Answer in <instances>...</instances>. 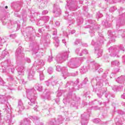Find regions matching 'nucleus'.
<instances>
[{
  "instance_id": "nucleus-60",
  "label": "nucleus",
  "mask_w": 125,
  "mask_h": 125,
  "mask_svg": "<svg viewBox=\"0 0 125 125\" xmlns=\"http://www.w3.org/2000/svg\"><path fill=\"white\" fill-rule=\"evenodd\" d=\"M88 22L89 24H94V22H95V21L91 20H89L88 21Z\"/></svg>"
},
{
  "instance_id": "nucleus-50",
  "label": "nucleus",
  "mask_w": 125,
  "mask_h": 125,
  "mask_svg": "<svg viewBox=\"0 0 125 125\" xmlns=\"http://www.w3.org/2000/svg\"><path fill=\"white\" fill-rule=\"evenodd\" d=\"M115 10H116V8L115 7H112L109 9V11L110 12H114V11H115Z\"/></svg>"
},
{
  "instance_id": "nucleus-23",
  "label": "nucleus",
  "mask_w": 125,
  "mask_h": 125,
  "mask_svg": "<svg viewBox=\"0 0 125 125\" xmlns=\"http://www.w3.org/2000/svg\"><path fill=\"white\" fill-rule=\"evenodd\" d=\"M44 99H50V91L49 90L45 89L44 92Z\"/></svg>"
},
{
  "instance_id": "nucleus-44",
  "label": "nucleus",
  "mask_w": 125,
  "mask_h": 125,
  "mask_svg": "<svg viewBox=\"0 0 125 125\" xmlns=\"http://www.w3.org/2000/svg\"><path fill=\"white\" fill-rule=\"evenodd\" d=\"M92 103L93 104H96V105H97L98 104H99V105H101V104H102L101 102H100L99 101H92Z\"/></svg>"
},
{
  "instance_id": "nucleus-2",
  "label": "nucleus",
  "mask_w": 125,
  "mask_h": 125,
  "mask_svg": "<svg viewBox=\"0 0 125 125\" xmlns=\"http://www.w3.org/2000/svg\"><path fill=\"white\" fill-rule=\"evenodd\" d=\"M83 61V58H73L70 60L67 63V65L71 69H76V68H78L81 66V64Z\"/></svg>"
},
{
  "instance_id": "nucleus-11",
  "label": "nucleus",
  "mask_w": 125,
  "mask_h": 125,
  "mask_svg": "<svg viewBox=\"0 0 125 125\" xmlns=\"http://www.w3.org/2000/svg\"><path fill=\"white\" fill-rule=\"evenodd\" d=\"M91 44L92 45L95 46V53L97 55L98 58L99 57H101V56H102V53L103 52V50L100 49L99 45H98L97 43L94 42V41H92Z\"/></svg>"
},
{
  "instance_id": "nucleus-43",
  "label": "nucleus",
  "mask_w": 125,
  "mask_h": 125,
  "mask_svg": "<svg viewBox=\"0 0 125 125\" xmlns=\"http://www.w3.org/2000/svg\"><path fill=\"white\" fill-rule=\"evenodd\" d=\"M9 37L11 38V39H15V38L17 37V34L15 33L14 34H11L9 35Z\"/></svg>"
},
{
  "instance_id": "nucleus-39",
  "label": "nucleus",
  "mask_w": 125,
  "mask_h": 125,
  "mask_svg": "<svg viewBox=\"0 0 125 125\" xmlns=\"http://www.w3.org/2000/svg\"><path fill=\"white\" fill-rule=\"evenodd\" d=\"M103 24L104 25L106 28H109V27H111V23L108 22V21L103 22Z\"/></svg>"
},
{
  "instance_id": "nucleus-58",
  "label": "nucleus",
  "mask_w": 125,
  "mask_h": 125,
  "mask_svg": "<svg viewBox=\"0 0 125 125\" xmlns=\"http://www.w3.org/2000/svg\"><path fill=\"white\" fill-rule=\"evenodd\" d=\"M39 25H40V26H43V25H44V23L45 22L42 21H39Z\"/></svg>"
},
{
  "instance_id": "nucleus-22",
  "label": "nucleus",
  "mask_w": 125,
  "mask_h": 125,
  "mask_svg": "<svg viewBox=\"0 0 125 125\" xmlns=\"http://www.w3.org/2000/svg\"><path fill=\"white\" fill-rule=\"evenodd\" d=\"M116 82L118 83H121V84H125V76H121V77H118L116 80Z\"/></svg>"
},
{
  "instance_id": "nucleus-64",
  "label": "nucleus",
  "mask_w": 125,
  "mask_h": 125,
  "mask_svg": "<svg viewBox=\"0 0 125 125\" xmlns=\"http://www.w3.org/2000/svg\"><path fill=\"white\" fill-rule=\"evenodd\" d=\"M0 85H3V80L0 77Z\"/></svg>"
},
{
  "instance_id": "nucleus-48",
  "label": "nucleus",
  "mask_w": 125,
  "mask_h": 125,
  "mask_svg": "<svg viewBox=\"0 0 125 125\" xmlns=\"http://www.w3.org/2000/svg\"><path fill=\"white\" fill-rule=\"evenodd\" d=\"M107 34L109 37H110V38H112L113 37V33H112V31L111 30H109Z\"/></svg>"
},
{
  "instance_id": "nucleus-29",
  "label": "nucleus",
  "mask_w": 125,
  "mask_h": 125,
  "mask_svg": "<svg viewBox=\"0 0 125 125\" xmlns=\"http://www.w3.org/2000/svg\"><path fill=\"white\" fill-rule=\"evenodd\" d=\"M37 72L39 73L40 81L44 80V75H43V72L42 70H38Z\"/></svg>"
},
{
  "instance_id": "nucleus-38",
  "label": "nucleus",
  "mask_w": 125,
  "mask_h": 125,
  "mask_svg": "<svg viewBox=\"0 0 125 125\" xmlns=\"http://www.w3.org/2000/svg\"><path fill=\"white\" fill-rule=\"evenodd\" d=\"M88 53V51L86 49H83L82 50V52L81 53L79 54V56H83V54H87Z\"/></svg>"
},
{
  "instance_id": "nucleus-34",
  "label": "nucleus",
  "mask_w": 125,
  "mask_h": 125,
  "mask_svg": "<svg viewBox=\"0 0 125 125\" xmlns=\"http://www.w3.org/2000/svg\"><path fill=\"white\" fill-rule=\"evenodd\" d=\"M49 124L51 125H57V121L56 119L53 118L49 121Z\"/></svg>"
},
{
  "instance_id": "nucleus-63",
  "label": "nucleus",
  "mask_w": 125,
  "mask_h": 125,
  "mask_svg": "<svg viewBox=\"0 0 125 125\" xmlns=\"http://www.w3.org/2000/svg\"><path fill=\"white\" fill-rule=\"evenodd\" d=\"M116 124L117 125H123V122L122 121H118L116 122Z\"/></svg>"
},
{
  "instance_id": "nucleus-13",
  "label": "nucleus",
  "mask_w": 125,
  "mask_h": 125,
  "mask_svg": "<svg viewBox=\"0 0 125 125\" xmlns=\"http://www.w3.org/2000/svg\"><path fill=\"white\" fill-rule=\"evenodd\" d=\"M69 99H72V100H73V101H75V102H78V101H79L81 99L79 97L77 98V96L75 94H74L73 95L69 94L67 95L66 98L63 99V103H64L65 104V102H66V101H68V100H69Z\"/></svg>"
},
{
  "instance_id": "nucleus-3",
  "label": "nucleus",
  "mask_w": 125,
  "mask_h": 125,
  "mask_svg": "<svg viewBox=\"0 0 125 125\" xmlns=\"http://www.w3.org/2000/svg\"><path fill=\"white\" fill-rule=\"evenodd\" d=\"M120 50L125 51V49L123 45H120L119 46L115 45L110 47L109 48V52L110 53V56H111V57H117L119 58L120 57V55H119Z\"/></svg>"
},
{
  "instance_id": "nucleus-27",
  "label": "nucleus",
  "mask_w": 125,
  "mask_h": 125,
  "mask_svg": "<svg viewBox=\"0 0 125 125\" xmlns=\"http://www.w3.org/2000/svg\"><path fill=\"white\" fill-rule=\"evenodd\" d=\"M87 28H90L89 32L91 36L93 37V36H94V30H95V29H94V26L89 25Z\"/></svg>"
},
{
  "instance_id": "nucleus-41",
  "label": "nucleus",
  "mask_w": 125,
  "mask_h": 125,
  "mask_svg": "<svg viewBox=\"0 0 125 125\" xmlns=\"http://www.w3.org/2000/svg\"><path fill=\"white\" fill-rule=\"evenodd\" d=\"M7 51H3L1 56V58H4V57H5V55H7Z\"/></svg>"
},
{
  "instance_id": "nucleus-9",
  "label": "nucleus",
  "mask_w": 125,
  "mask_h": 125,
  "mask_svg": "<svg viewBox=\"0 0 125 125\" xmlns=\"http://www.w3.org/2000/svg\"><path fill=\"white\" fill-rule=\"evenodd\" d=\"M1 66L2 67L1 70H2L3 73H5L6 70L10 69L9 67H12V64H11V62L9 60H7L1 63Z\"/></svg>"
},
{
  "instance_id": "nucleus-47",
  "label": "nucleus",
  "mask_w": 125,
  "mask_h": 125,
  "mask_svg": "<svg viewBox=\"0 0 125 125\" xmlns=\"http://www.w3.org/2000/svg\"><path fill=\"white\" fill-rule=\"evenodd\" d=\"M93 123L95 124H98L99 122H100V119H95L94 120H93Z\"/></svg>"
},
{
  "instance_id": "nucleus-31",
  "label": "nucleus",
  "mask_w": 125,
  "mask_h": 125,
  "mask_svg": "<svg viewBox=\"0 0 125 125\" xmlns=\"http://www.w3.org/2000/svg\"><path fill=\"white\" fill-rule=\"evenodd\" d=\"M57 125H61V124H62L63 123V117L62 116H59L57 121Z\"/></svg>"
},
{
  "instance_id": "nucleus-45",
  "label": "nucleus",
  "mask_w": 125,
  "mask_h": 125,
  "mask_svg": "<svg viewBox=\"0 0 125 125\" xmlns=\"http://www.w3.org/2000/svg\"><path fill=\"white\" fill-rule=\"evenodd\" d=\"M105 97H106V98H110V97H111V94H110L109 92H107L105 94Z\"/></svg>"
},
{
  "instance_id": "nucleus-4",
  "label": "nucleus",
  "mask_w": 125,
  "mask_h": 125,
  "mask_svg": "<svg viewBox=\"0 0 125 125\" xmlns=\"http://www.w3.org/2000/svg\"><path fill=\"white\" fill-rule=\"evenodd\" d=\"M69 53H70V52L67 51L62 53L61 55H58L56 58V60L57 63L61 64L62 62L67 60L68 57H69Z\"/></svg>"
},
{
  "instance_id": "nucleus-61",
  "label": "nucleus",
  "mask_w": 125,
  "mask_h": 125,
  "mask_svg": "<svg viewBox=\"0 0 125 125\" xmlns=\"http://www.w3.org/2000/svg\"><path fill=\"white\" fill-rule=\"evenodd\" d=\"M9 70L10 69L11 70V72L12 73H14V70H15V68L14 67H13V65L12 64V67H9Z\"/></svg>"
},
{
  "instance_id": "nucleus-52",
  "label": "nucleus",
  "mask_w": 125,
  "mask_h": 125,
  "mask_svg": "<svg viewBox=\"0 0 125 125\" xmlns=\"http://www.w3.org/2000/svg\"><path fill=\"white\" fill-rule=\"evenodd\" d=\"M112 89H113V90H114V91H117V90H118V86L114 85L112 87Z\"/></svg>"
},
{
  "instance_id": "nucleus-14",
  "label": "nucleus",
  "mask_w": 125,
  "mask_h": 125,
  "mask_svg": "<svg viewBox=\"0 0 125 125\" xmlns=\"http://www.w3.org/2000/svg\"><path fill=\"white\" fill-rule=\"evenodd\" d=\"M23 49L21 46L19 47L16 51V57L17 58H23L24 57V53H23Z\"/></svg>"
},
{
  "instance_id": "nucleus-7",
  "label": "nucleus",
  "mask_w": 125,
  "mask_h": 125,
  "mask_svg": "<svg viewBox=\"0 0 125 125\" xmlns=\"http://www.w3.org/2000/svg\"><path fill=\"white\" fill-rule=\"evenodd\" d=\"M33 45L34 47L36 48V49L33 50L32 54L34 55V57L36 58V57H40V56H42L43 53L42 52H41V50L39 49L40 48V45L38 42H33Z\"/></svg>"
},
{
  "instance_id": "nucleus-62",
  "label": "nucleus",
  "mask_w": 125,
  "mask_h": 125,
  "mask_svg": "<svg viewBox=\"0 0 125 125\" xmlns=\"http://www.w3.org/2000/svg\"><path fill=\"white\" fill-rule=\"evenodd\" d=\"M25 61H26V62H27V63L31 62V59H30V58H26L25 59Z\"/></svg>"
},
{
  "instance_id": "nucleus-5",
  "label": "nucleus",
  "mask_w": 125,
  "mask_h": 125,
  "mask_svg": "<svg viewBox=\"0 0 125 125\" xmlns=\"http://www.w3.org/2000/svg\"><path fill=\"white\" fill-rule=\"evenodd\" d=\"M107 75L105 74H104L102 79H100L99 77H97L95 79V81H96L97 83L96 86H98V88H101L102 86H103V83H107L108 82V80L106 79Z\"/></svg>"
},
{
  "instance_id": "nucleus-49",
  "label": "nucleus",
  "mask_w": 125,
  "mask_h": 125,
  "mask_svg": "<svg viewBox=\"0 0 125 125\" xmlns=\"http://www.w3.org/2000/svg\"><path fill=\"white\" fill-rule=\"evenodd\" d=\"M103 16V15L102 14L100 13V12H98L97 13V17H99V18H101Z\"/></svg>"
},
{
  "instance_id": "nucleus-17",
  "label": "nucleus",
  "mask_w": 125,
  "mask_h": 125,
  "mask_svg": "<svg viewBox=\"0 0 125 125\" xmlns=\"http://www.w3.org/2000/svg\"><path fill=\"white\" fill-rule=\"evenodd\" d=\"M53 13L55 14L56 17H58L60 16L61 14V9L59 7V6L55 4L54 6V9L53 10Z\"/></svg>"
},
{
  "instance_id": "nucleus-42",
  "label": "nucleus",
  "mask_w": 125,
  "mask_h": 125,
  "mask_svg": "<svg viewBox=\"0 0 125 125\" xmlns=\"http://www.w3.org/2000/svg\"><path fill=\"white\" fill-rule=\"evenodd\" d=\"M48 73L50 75H51V74H52V73H53V69L52 67H49L48 68Z\"/></svg>"
},
{
  "instance_id": "nucleus-21",
  "label": "nucleus",
  "mask_w": 125,
  "mask_h": 125,
  "mask_svg": "<svg viewBox=\"0 0 125 125\" xmlns=\"http://www.w3.org/2000/svg\"><path fill=\"white\" fill-rule=\"evenodd\" d=\"M32 32H33V28L31 27H27L25 29V33H26V36L31 40L32 37L31 35H32Z\"/></svg>"
},
{
  "instance_id": "nucleus-53",
  "label": "nucleus",
  "mask_w": 125,
  "mask_h": 125,
  "mask_svg": "<svg viewBox=\"0 0 125 125\" xmlns=\"http://www.w3.org/2000/svg\"><path fill=\"white\" fill-rule=\"evenodd\" d=\"M0 42H1V43H4V42H5V40L3 38L0 37Z\"/></svg>"
},
{
  "instance_id": "nucleus-24",
  "label": "nucleus",
  "mask_w": 125,
  "mask_h": 125,
  "mask_svg": "<svg viewBox=\"0 0 125 125\" xmlns=\"http://www.w3.org/2000/svg\"><path fill=\"white\" fill-rule=\"evenodd\" d=\"M30 124H31L30 120L28 118H25L20 123V125H30Z\"/></svg>"
},
{
  "instance_id": "nucleus-25",
  "label": "nucleus",
  "mask_w": 125,
  "mask_h": 125,
  "mask_svg": "<svg viewBox=\"0 0 125 125\" xmlns=\"http://www.w3.org/2000/svg\"><path fill=\"white\" fill-rule=\"evenodd\" d=\"M94 67H95L96 71H98V73H99V74L103 72V69H102V68H100V65L98 63H96L94 65Z\"/></svg>"
},
{
  "instance_id": "nucleus-18",
  "label": "nucleus",
  "mask_w": 125,
  "mask_h": 125,
  "mask_svg": "<svg viewBox=\"0 0 125 125\" xmlns=\"http://www.w3.org/2000/svg\"><path fill=\"white\" fill-rule=\"evenodd\" d=\"M34 76H35V70H34V67H32L28 70V74L27 76L28 80L29 81L34 80Z\"/></svg>"
},
{
  "instance_id": "nucleus-19",
  "label": "nucleus",
  "mask_w": 125,
  "mask_h": 125,
  "mask_svg": "<svg viewBox=\"0 0 125 125\" xmlns=\"http://www.w3.org/2000/svg\"><path fill=\"white\" fill-rule=\"evenodd\" d=\"M5 96L3 95H0V101H2V103H4L6 104V110L8 111V110H10V105H9V103L6 102L5 100Z\"/></svg>"
},
{
  "instance_id": "nucleus-51",
  "label": "nucleus",
  "mask_w": 125,
  "mask_h": 125,
  "mask_svg": "<svg viewBox=\"0 0 125 125\" xmlns=\"http://www.w3.org/2000/svg\"><path fill=\"white\" fill-rule=\"evenodd\" d=\"M43 20H45V21H48L49 20V17L48 16H44L43 17Z\"/></svg>"
},
{
  "instance_id": "nucleus-40",
  "label": "nucleus",
  "mask_w": 125,
  "mask_h": 125,
  "mask_svg": "<svg viewBox=\"0 0 125 125\" xmlns=\"http://www.w3.org/2000/svg\"><path fill=\"white\" fill-rule=\"evenodd\" d=\"M81 42H82V40H81V39H76L74 42V45H78L79 44L81 43Z\"/></svg>"
},
{
  "instance_id": "nucleus-28",
  "label": "nucleus",
  "mask_w": 125,
  "mask_h": 125,
  "mask_svg": "<svg viewBox=\"0 0 125 125\" xmlns=\"http://www.w3.org/2000/svg\"><path fill=\"white\" fill-rule=\"evenodd\" d=\"M88 67L87 66H83L80 69V72L81 74H85L87 72Z\"/></svg>"
},
{
  "instance_id": "nucleus-8",
  "label": "nucleus",
  "mask_w": 125,
  "mask_h": 125,
  "mask_svg": "<svg viewBox=\"0 0 125 125\" xmlns=\"http://www.w3.org/2000/svg\"><path fill=\"white\" fill-rule=\"evenodd\" d=\"M79 83H80V80L79 79H77L76 81L75 82L73 81H68L65 84V87H68L69 86V90L70 91H74L76 90V86L79 84Z\"/></svg>"
},
{
  "instance_id": "nucleus-55",
  "label": "nucleus",
  "mask_w": 125,
  "mask_h": 125,
  "mask_svg": "<svg viewBox=\"0 0 125 125\" xmlns=\"http://www.w3.org/2000/svg\"><path fill=\"white\" fill-rule=\"evenodd\" d=\"M52 60H53V57L52 56H49V58L48 59V61L49 62H52Z\"/></svg>"
},
{
  "instance_id": "nucleus-54",
  "label": "nucleus",
  "mask_w": 125,
  "mask_h": 125,
  "mask_svg": "<svg viewBox=\"0 0 125 125\" xmlns=\"http://www.w3.org/2000/svg\"><path fill=\"white\" fill-rule=\"evenodd\" d=\"M71 75L72 77H76V76H78V71L73 72V73H71Z\"/></svg>"
},
{
  "instance_id": "nucleus-1",
  "label": "nucleus",
  "mask_w": 125,
  "mask_h": 125,
  "mask_svg": "<svg viewBox=\"0 0 125 125\" xmlns=\"http://www.w3.org/2000/svg\"><path fill=\"white\" fill-rule=\"evenodd\" d=\"M27 97L30 101L28 102L29 105L30 106H34L35 105V107H34V111H38V105H37V92L35 89H30L26 91Z\"/></svg>"
},
{
  "instance_id": "nucleus-36",
  "label": "nucleus",
  "mask_w": 125,
  "mask_h": 125,
  "mask_svg": "<svg viewBox=\"0 0 125 125\" xmlns=\"http://www.w3.org/2000/svg\"><path fill=\"white\" fill-rule=\"evenodd\" d=\"M100 37L99 38V41H100V43H103V41H104V37L102 34H99Z\"/></svg>"
},
{
  "instance_id": "nucleus-26",
  "label": "nucleus",
  "mask_w": 125,
  "mask_h": 125,
  "mask_svg": "<svg viewBox=\"0 0 125 125\" xmlns=\"http://www.w3.org/2000/svg\"><path fill=\"white\" fill-rule=\"evenodd\" d=\"M17 70L18 73H19V75H24L23 73H24V69L23 66H20L17 69Z\"/></svg>"
},
{
  "instance_id": "nucleus-10",
  "label": "nucleus",
  "mask_w": 125,
  "mask_h": 125,
  "mask_svg": "<svg viewBox=\"0 0 125 125\" xmlns=\"http://www.w3.org/2000/svg\"><path fill=\"white\" fill-rule=\"evenodd\" d=\"M20 27H21L20 23L13 21H11V23L8 26V29H12L13 32H17L20 29Z\"/></svg>"
},
{
  "instance_id": "nucleus-57",
  "label": "nucleus",
  "mask_w": 125,
  "mask_h": 125,
  "mask_svg": "<svg viewBox=\"0 0 125 125\" xmlns=\"http://www.w3.org/2000/svg\"><path fill=\"white\" fill-rule=\"evenodd\" d=\"M57 35V29H54L53 32V36H56Z\"/></svg>"
},
{
  "instance_id": "nucleus-20",
  "label": "nucleus",
  "mask_w": 125,
  "mask_h": 125,
  "mask_svg": "<svg viewBox=\"0 0 125 125\" xmlns=\"http://www.w3.org/2000/svg\"><path fill=\"white\" fill-rule=\"evenodd\" d=\"M24 109H25V106H24V104H23L22 101H21V100H19L18 106L16 109L17 112L20 113V111H23Z\"/></svg>"
},
{
  "instance_id": "nucleus-59",
  "label": "nucleus",
  "mask_w": 125,
  "mask_h": 125,
  "mask_svg": "<svg viewBox=\"0 0 125 125\" xmlns=\"http://www.w3.org/2000/svg\"><path fill=\"white\" fill-rule=\"evenodd\" d=\"M87 82H88V79H87V78H85L83 81V83H84V84H86V83H87Z\"/></svg>"
},
{
  "instance_id": "nucleus-35",
  "label": "nucleus",
  "mask_w": 125,
  "mask_h": 125,
  "mask_svg": "<svg viewBox=\"0 0 125 125\" xmlns=\"http://www.w3.org/2000/svg\"><path fill=\"white\" fill-rule=\"evenodd\" d=\"M97 96L100 98H101L102 96H103V94H104V92H103V90H99L97 93Z\"/></svg>"
},
{
  "instance_id": "nucleus-12",
  "label": "nucleus",
  "mask_w": 125,
  "mask_h": 125,
  "mask_svg": "<svg viewBox=\"0 0 125 125\" xmlns=\"http://www.w3.org/2000/svg\"><path fill=\"white\" fill-rule=\"evenodd\" d=\"M62 70V77L64 78V80H65L67 77L69 76V73H68V69L66 67H63L61 68V67L59 65L56 66V71L58 72H60Z\"/></svg>"
},
{
  "instance_id": "nucleus-15",
  "label": "nucleus",
  "mask_w": 125,
  "mask_h": 125,
  "mask_svg": "<svg viewBox=\"0 0 125 125\" xmlns=\"http://www.w3.org/2000/svg\"><path fill=\"white\" fill-rule=\"evenodd\" d=\"M89 115L84 113L81 115V124L82 125H87Z\"/></svg>"
},
{
  "instance_id": "nucleus-33",
  "label": "nucleus",
  "mask_w": 125,
  "mask_h": 125,
  "mask_svg": "<svg viewBox=\"0 0 125 125\" xmlns=\"http://www.w3.org/2000/svg\"><path fill=\"white\" fill-rule=\"evenodd\" d=\"M32 120L33 121V122L35 124H37L38 123L40 122V118L37 117V116H33L32 117Z\"/></svg>"
},
{
  "instance_id": "nucleus-6",
  "label": "nucleus",
  "mask_w": 125,
  "mask_h": 125,
  "mask_svg": "<svg viewBox=\"0 0 125 125\" xmlns=\"http://www.w3.org/2000/svg\"><path fill=\"white\" fill-rule=\"evenodd\" d=\"M67 6H65V8L68 7L69 10L71 11H75L78 9V6L77 4L78 2L74 0H67Z\"/></svg>"
},
{
  "instance_id": "nucleus-16",
  "label": "nucleus",
  "mask_w": 125,
  "mask_h": 125,
  "mask_svg": "<svg viewBox=\"0 0 125 125\" xmlns=\"http://www.w3.org/2000/svg\"><path fill=\"white\" fill-rule=\"evenodd\" d=\"M44 65V62L42 60H37L35 61V62L33 64L34 66H36V70H39L41 69L42 66Z\"/></svg>"
},
{
  "instance_id": "nucleus-37",
  "label": "nucleus",
  "mask_w": 125,
  "mask_h": 125,
  "mask_svg": "<svg viewBox=\"0 0 125 125\" xmlns=\"http://www.w3.org/2000/svg\"><path fill=\"white\" fill-rule=\"evenodd\" d=\"M112 66H119L120 65V62L118 61H114L111 62Z\"/></svg>"
},
{
  "instance_id": "nucleus-32",
  "label": "nucleus",
  "mask_w": 125,
  "mask_h": 125,
  "mask_svg": "<svg viewBox=\"0 0 125 125\" xmlns=\"http://www.w3.org/2000/svg\"><path fill=\"white\" fill-rule=\"evenodd\" d=\"M36 88L38 91H42V86L39 83H36Z\"/></svg>"
},
{
  "instance_id": "nucleus-30",
  "label": "nucleus",
  "mask_w": 125,
  "mask_h": 125,
  "mask_svg": "<svg viewBox=\"0 0 125 125\" xmlns=\"http://www.w3.org/2000/svg\"><path fill=\"white\" fill-rule=\"evenodd\" d=\"M47 2L46 1H41V4L39 6V8L42 9V8H44V7H46V4Z\"/></svg>"
},
{
  "instance_id": "nucleus-46",
  "label": "nucleus",
  "mask_w": 125,
  "mask_h": 125,
  "mask_svg": "<svg viewBox=\"0 0 125 125\" xmlns=\"http://www.w3.org/2000/svg\"><path fill=\"white\" fill-rule=\"evenodd\" d=\"M89 94H90V92L87 91L85 93V97H88V98H90V96H89Z\"/></svg>"
},
{
  "instance_id": "nucleus-56",
  "label": "nucleus",
  "mask_w": 125,
  "mask_h": 125,
  "mask_svg": "<svg viewBox=\"0 0 125 125\" xmlns=\"http://www.w3.org/2000/svg\"><path fill=\"white\" fill-rule=\"evenodd\" d=\"M77 23L78 25H81V23H83V21H81V20H80V18H78L77 20Z\"/></svg>"
}]
</instances>
